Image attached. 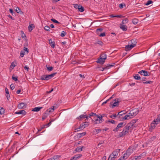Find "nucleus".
Returning a JSON list of instances; mask_svg holds the SVG:
<instances>
[{"mask_svg": "<svg viewBox=\"0 0 160 160\" xmlns=\"http://www.w3.org/2000/svg\"><path fill=\"white\" fill-rule=\"evenodd\" d=\"M129 133V131H128L127 129L125 127L123 128V130L120 132H119L118 135V138H120L125 136L127 134H128Z\"/></svg>", "mask_w": 160, "mask_h": 160, "instance_id": "1", "label": "nucleus"}, {"mask_svg": "<svg viewBox=\"0 0 160 160\" xmlns=\"http://www.w3.org/2000/svg\"><path fill=\"white\" fill-rule=\"evenodd\" d=\"M139 110L138 108H135L131 110L129 113L132 117L136 116L138 113Z\"/></svg>", "mask_w": 160, "mask_h": 160, "instance_id": "2", "label": "nucleus"}, {"mask_svg": "<svg viewBox=\"0 0 160 160\" xmlns=\"http://www.w3.org/2000/svg\"><path fill=\"white\" fill-rule=\"evenodd\" d=\"M114 101H115V102L113 103V102L110 103L112 105V108L118 106L119 105V103L121 101V100L120 99L118 98L115 99Z\"/></svg>", "mask_w": 160, "mask_h": 160, "instance_id": "3", "label": "nucleus"}, {"mask_svg": "<svg viewBox=\"0 0 160 160\" xmlns=\"http://www.w3.org/2000/svg\"><path fill=\"white\" fill-rule=\"evenodd\" d=\"M141 75L145 76H149L150 74V72L145 70H142L138 72Z\"/></svg>", "mask_w": 160, "mask_h": 160, "instance_id": "4", "label": "nucleus"}, {"mask_svg": "<svg viewBox=\"0 0 160 160\" xmlns=\"http://www.w3.org/2000/svg\"><path fill=\"white\" fill-rule=\"evenodd\" d=\"M120 151V149H117L116 150L113 151L112 152V154H110L109 156L108 160L112 156H114L117 157L118 156V153Z\"/></svg>", "mask_w": 160, "mask_h": 160, "instance_id": "5", "label": "nucleus"}, {"mask_svg": "<svg viewBox=\"0 0 160 160\" xmlns=\"http://www.w3.org/2000/svg\"><path fill=\"white\" fill-rule=\"evenodd\" d=\"M135 45H136V44H132L130 45H128L126 46L125 47V50L126 51L130 50L132 48L134 47L135 46Z\"/></svg>", "mask_w": 160, "mask_h": 160, "instance_id": "6", "label": "nucleus"}, {"mask_svg": "<svg viewBox=\"0 0 160 160\" xmlns=\"http://www.w3.org/2000/svg\"><path fill=\"white\" fill-rule=\"evenodd\" d=\"M54 110V107L52 106L51 108H49L47 109L45 112V114L48 115L51 112H53Z\"/></svg>", "mask_w": 160, "mask_h": 160, "instance_id": "7", "label": "nucleus"}, {"mask_svg": "<svg viewBox=\"0 0 160 160\" xmlns=\"http://www.w3.org/2000/svg\"><path fill=\"white\" fill-rule=\"evenodd\" d=\"M114 64L115 63H113V65H110L109 64H107V65H106L104 68H102L100 70L102 71H103L105 69H108L110 68L111 67H113Z\"/></svg>", "mask_w": 160, "mask_h": 160, "instance_id": "8", "label": "nucleus"}, {"mask_svg": "<svg viewBox=\"0 0 160 160\" xmlns=\"http://www.w3.org/2000/svg\"><path fill=\"white\" fill-rule=\"evenodd\" d=\"M26 112L24 110H21L15 112V114H22L25 115L26 114Z\"/></svg>", "mask_w": 160, "mask_h": 160, "instance_id": "9", "label": "nucleus"}, {"mask_svg": "<svg viewBox=\"0 0 160 160\" xmlns=\"http://www.w3.org/2000/svg\"><path fill=\"white\" fill-rule=\"evenodd\" d=\"M27 104L23 102H21L18 105V107L20 109L24 108L25 107V108Z\"/></svg>", "mask_w": 160, "mask_h": 160, "instance_id": "10", "label": "nucleus"}, {"mask_svg": "<svg viewBox=\"0 0 160 160\" xmlns=\"http://www.w3.org/2000/svg\"><path fill=\"white\" fill-rule=\"evenodd\" d=\"M120 28L123 31H125L127 30V26L123 24H120Z\"/></svg>", "mask_w": 160, "mask_h": 160, "instance_id": "11", "label": "nucleus"}, {"mask_svg": "<svg viewBox=\"0 0 160 160\" xmlns=\"http://www.w3.org/2000/svg\"><path fill=\"white\" fill-rule=\"evenodd\" d=\"M158 122H154L153 121L151 124V127L150 128V129H154L155 127H156L158 123Z\"/></svg>", "mask_w": 160, "mask_h": 160, "instance_id": "12", "label": "nucleus"}, {"mask_svg": "<svg viewBox=\"0 0 160 160\" xmlns=\"http://www.w3.org/2000/svg\"><path fill=\"white\" fill-rule=\"evenodd\" d=\"M129 154H128V153H125L123 157H121V158L122 159V160H125V159H126L128 157L130 156Z\"/></svg>", "mask_w": 160, "mask_h": 160, "instance_id": "13", "label": "nucleus"}, {"mask_svg": "<svg viewBox=\"0 0 160 160\" xmlns=\"http://www.w3.org/2000/svg\"><path fill=\"white\" fill-rule=\"evenodd\" d=\"M60 157V156L59 155H55L47 160H57L59 159Z\"/></svg>", "mask_w": 160, "mask_h": 160, "instance_id": "14", "label": "nucleus"}, {"mask_svg": "<svg viewBox=\"0 0 160 160\" xmlns=\"http://www.w3.org/2000/svg\"><path fill=\"white\" fill-rule=\"evenodd\" d=\"M133 126L131 124V123H128L127 125L125 127V128L127 129V130L129 131V130L131 129L132 128Z\"/></svg>", "mask_w": 160, "mask_h": 160, "instance_id": "15", "label": "nucleus"}, {"mask_svg": "<svg viewBox=\"0 0 160 160\" xmlns=\"http://www.w3.org/2000/svg\"><path fill=\"white\" fill-rule=\"evenodd\" d=\"M83 148H84V147L79 146L77 148L75 149V151L76 152H80L82 150Z\"/></svg>", "mask_w": 160, "mask_h": 160, "instance_id": "16", "label": "nucleus"}, {"mask_svg": "<svg viewBox=\"0 0 160 160\" xmlns=\"http://www.w3.org/2000/svg\"><path fill=\"white\" fill-rule=\"evenodd\" d=\"M95 45H96L97 44L99 45L100 46H102L103 44V43L101 41L97 40L94 43Z\"/></svg>", "mask_w": 160, "mask_h": 160, "instance_id": "17", "label": "nucleus"}, {"mask_svg": "<svg viewBox=\"0 0 160 160\" xmlns=\"http://www.w3.org/2000/svg\"><path fill=\"white\" fill-rule=\"evenodd\" d=\"M85 117H86V114H85V113H84L83 114L80 115L79 117H77L76 119L80 120L85 118Z\"/></svg>", "mask_w": 160, "mask_h": 160, "instance_id": "18", "label": "nucleus"}, {"mask_svg": "<svg viewBox=\"0 0 160 160\" xmlns=\"http://www.w3.org/2000/svg\"><path fill=\"white\" fill-rule=\"evenodd\" d=\"M48 42L52 47L54 48L55 47L54 42L52 41L51 39H49L48 40Z\"/></svg>", "mask_w": 160, "mask_h": 160, "instance_id": "19", "label": "nucleus"}, {"mask_svg": "<svg viewBox=\"0 0 160 160\" xmlns=\"http://www.w3.org/2000/svg\"><path fill=\"white\" fill-rule=\"evenodd\" d=\"M42 108V107H37L33 108L32 110V111L33 112H38L40 111L41 109Z\"/></svg>", "mask_w": 160, "mask_h": 160, "instance_id": "20", "label": "nucleus"}, {"mask_svg": "<svg viewBox=\"0 0 160 160\" xmlns=\"http://www.w3.org/2000/svg\"><path fill=\"white\" fill-rule=\"evenodd\" d=\"M94 121L95 122V124H99L100 123H101V122L100 121H99V119L98 118L97 116H96V117L94 118Z\"/></svg>", "mask_w": 160, "mask_h": 160, "instance_id": "21", "label": "nucleus"}, {"mask_svg": "<svg viewBox=\"0 0 160 160\" xmlns=\"http://www.w3.org/2000/svg\"><path fill=\"white\" fill-rule=\"evenodd\" d=\"M84 128L85 127L84 126L83 123H81L78 128L75 129V130L77 131H78L81 129H82Z\"/></svg>", "mask_w": 160, "mask_h": 160, "instance_id": "22", "label": "nucleus"}, {"mask_svg": "<svg viewBox=\"0 0 160 160\" xmlns=\"http://www.w3.org/2000/svg\"><path fill=\"white\" fill-rule=\"evenodd\" d=\"M110 17L111 18H114V17H116L118 18H124L125 17L124 16H122V15H114L113 14H111L110 16Z\"/></svg>", "mask_w": 160, "mask_h": 160, "instance_id": "23", "label": "nucleus"}, {"mask_svg": "<svg viewBox=\"0 0 160 160\" xmlns=\"http://www.w3.org/2000/svg\"><path fill=\"white\" fill-rule=\"evenodd\" d=\"M34 28V25L33 24H31L29 25L28 27V28L29 32H31L33 28Z\"/></svg>", "mask_w": 160, "mask_h": 160, "instance_id": "24", "label": "nucleus"}, {"mask_svg": "<svg viewBox=\"0 0 160 160\" xmlns=\"http://www.w3.org/2000/svg\"><path fill=\"white\" fill-rule=\"evenodd\" d=\"M105 60H103L102 58H100L97 61V62L98 63H100L101 64H103L105 62Z\"/></svg>", "mask_w": 160, "mask_h": 160, "instance_id": "25", "label": "nucleus"}, {"mask_svg": "<svg viewBox=\"0 0 160 160\" xmlns=\"http://www.w3.org/2000/svg\"><path fill=\"white\" fill-rule=\"evenodd\" d=\"M133 152V150L132 148H129L127 150L126 152L127 153H128V154L130 155Z\"/></svg>", "mask_w": 160, "mask_h": 160, "instance_id": "26", "label": "nucleus"}, {"mask_svg": "<svg viewBox=\"0 0 160 160\" xmlns=\"http://www.w3.org/2000/svg\"><path fill=\"white\" fill-rule=\"evenodd\" d=\"M132 22L133 24L136 25L138 23V19L136 18H134L132 19Z\"/></svg>", "mask_w": 160, "mask_h": 160, "instance_id": "27", "label": "nucleus"}, {"mask_svg": "<svg viewBox=\"0 0 160 160\" xmlns=\"http://www.w3.org/2000/svg\"><path fill=\"white\" fill-rule=\"evenodd\" d=\"M134 78L135 79L137 80H140L141 79V77L138 74H136L134 76Z\"/></svg>", "mask_w": 160, "mask_h": 160, "instance_id": "28", "label": "nucleus"}, {"mask_svg": "<svg viewBox=\"0 0 160 160\" xmlns=\"http://www.w3.org/2000/svg\"><path fill=\"white\" fill-rule=\"evenodd\" d=\"M125 124L124 122H121L118 123L117 126H118V127H119L120 128L122 127L123 126L125 125Z\"/></svg>", "mask_w": 160, "mask_h": 160, "instance_id": "29", "label": "nucleus"}, {"mask_svg": "<svg viewBox=\"0 0 160 160\" xmlns=\"http://www.w3.org/2000/svg\"><path fill=\"white\" fill-rule=\"evenodd\" d=\"M46 67L47 68V70L49 72L52 71L53 68V67H49L48 65H46Z\"/></svg>", "mask_w": 160, "mask_h": 160, "instance_id": "30", "label": "nucleus"}, {"mask_svg": "<svg viewBox=\"0 0 160 160\" xmlns=\"http://www.w3.org/2000/svg\"><path fill=\"white\" fill-rule=\"evenodd\" d=\"M97 117H98L99 119V121H100L101 122H102L103 120L102 119L103 117L102 116V115L100 114L98 115H97Z\"/></svg>", "mask_w": 160, "mask_h": 160, "instance_id": "31", "label": "nucleus"}, {"mask_svg": "<svg viewBox=\"0 0 160 160\" xmlns=\"http://www.w3.org/2000/svg\"><path fill=\"white\" fill-rule=\"evenodd\" d=\"M128 19L127 18H125L124 19H123L122 23V24H124L128 23Z\"/></svg>", "mask_w": 160, "mask_h": 160, "instance_id": "32", "label": "nucleus"}, {"mask_svg": "<svg viewBox=\"0 0 160 160\" xmlns=\"http://www.w3.org/2000/svg\"><path fill=\"white\" fill-rule=\"evenodd\" d=\"M100 58H102L103 60H105L107 58V56L106 54L102 53L101 55Z\"/></svg>", "mask_w": 160, "mask_h": 160, "instance_id": "33", "label": "nucleus"}, {"mask_svg": "<svg viewBox=\"0 0 160 160\" xmlns=\"http://www.w3.org/2000/svg\"><path fill=\"white\" fill-rule=\"evenodd\" d=\"M82 155L81 154L76 155H74L73 157L75 160L77 159L78 158H79L81 157Z\"/></svg>", "mask_w": 160, "mask_h": 160, "instance_id": "34", "label": "nucleus"}, {"mask_svg": "<svg viewBox=\"0 0 160 160\" xmlns=\"http://www.w3.org/2000/svg\"><path fill=\"white\" fill-rule=\"evenodd\" d=\"M102 28H98L96 30V32L97 34L98 35L101 33V32L102 31Z\"/></svg>", "mask_w": 160, "mask_h": 160, "instance_id": "35", "label": "nucleus"}, {"mask_svg": "<svg viewBox=\"0 0 160 160\" xmlns=\"http://www.w3.org/2000/svg\"><path fill=\"white\" fill-rule=\"evenodd\" d=\"M26 54V52H25L24 51L22 50L21 52L20 56L21 57H23L24 56V55Z\"/></svg>", "mask_w": 160, "mask_h": 160, "instance_id": "36", "label": "nucleus"}, {"mask_svg": "<svg viewBox=\"0 0 160 160\" xmlns=\"http://www.w3.org/2000/svg\"><path fill=\"white\" fill-rule=\"evenodd\" d=\"M153 2L152 0H148L147 2L145 4V5L146 6H148L150 4L153 3Z\"/></svg>", "mask_w": 160, "mask_h": 160, "instance_id": "37", "label": "nucleus"}, {"mask_svg": "<svg viewBox=\"0 0 160 160\" xmlns=\"http://www.w3.org/2000/svg\"><path fill=\"white\" fill-rule=\"evenodd\" d=\"M78 10L79 12H83L84 11V8L83 7L80 5V7L78 8Z\"/></svg>", "mask_w": 160, "mask_h": 160, "instance_id": "38", "label": "nucleus"}, {"mask_svg": "<svg viewBox=\"0 0 160 160\" xmlns=\"http://www.w3.org/2000/svg\"><path fill=\"white\" fill-rule=\"evenodd\" d=\"M117 116H118L117 114H113V115H111L109 116V117L112 118L113 119H114L115 118H116Z\"/></svg>", "mask_w": 160, "mask_h": 160, "instance_id": "39", "label": "nucleus"}, {"mask_svg": "<svg viewBox=\"0 0 160 160\" xmlns=\"http://www.w3.org/2000/svg\"><path fill=\"white\" fill-rule=\"evenodd\" d=\"M160 121V114L158 117L157 118L154 119L153 121L154 122H159Z\"/></svg>", "mask_w": 160, "mask_h": 160, "instance_id": "40", "label": "nucleus"}, {"mask_svg": "<svg viewBox=\"0 0 160 160\" xmlns=\"http://www.w3.org/2000/svg\"><path fill=\"white\" fill-rule=\"evenodd\" d=\"M152 81H147L146 82H143V83L144 84H152Z\"/></svg>", "mask_w": 160, "mask_h": 160, "instance_id": "41", "label": "nucleus"}, {"mask_svg": "<svg viewBox=\"0 0 160 160\" xmlns=\"http://www.w3.org/2000/svg\"><path fill=\"white\" fill-rule=\"evenodd\" d=\"M66 34V32L63 31L62 32V33H61L60 34V36L61 37H64L65 36Z\"/></svg>", "mask_w": 160, "mask_h": 160, "instance_id": "42", "label": "nucleus"}, {"mask_svg": "<svg viewBox=\"0 0 160 160\" xmlns=\"http://www.w3.org/2000/svg\"><path fill=\"white\" fill-rule=\"evenodd\" d=\"M41 80H46V75H42L40 78Z\"/></svg>", "mask_w": 160, "mask_h": 160, "instance_id": "43", "label": "nucleus"}, {"mask_svg": "<svg viewBox=\"0 0 160 160\" xmlns=\"http://www.w3.org/2000/svg\"><path fill=\"white\" fill-rule=\"evenodd\" d=\"M137 121V120H133L129 123H131V124L133 126L134 124Z\"/></svg>", "mask_w": 160, "mask_h": 160, "instance_id": "44", "label": "nucleus"}, {"mask_svg": "<svg viewBox=\"0 0 160 160\" xmlns=\"http://www.w3.org/2000/svg\"><path fill=\"white\" fill-rule=\"evenodd\" d=\"M51 21H52L54 23H58V24L60 23V22H58V21H57V20H56V19H55L54 18H52L51 19Z\"/></svg>", "mask_w": 160, "mask_h": 160, "instance_id": "45", "label": "nucleus"}, {"mask_svg": "<svg viewBox=\"0 0 160 160\" xmlns=\"http://www.w3.org/2000/svg\"><path fill=\"white\" fill-rule=\"evenodd\" d=\"M44 29L45 30L48 31H49L50 29V27L48 26H45L44 28Z\"/></svg>", "mask_w": 160, "mask_h": 160, "instance_id": "46", "label": "nucleus"}, {"mask_svg": "<svg viewBox=\"0 0 160 160\" xmlns=\"http://www.w3.org/2000/svg\"><path fill=\"white\" fill-rule=\"evenodd\" d=\"M48 115H47V114H45V112L43 115L42 117V120H44L48 116Z\"/></svg>", "mask_w": 160, "mask_h": 160, "instance_id": "47", "label": "nucleus"}, {"mask_svg": "<svg viewBox=\"0 0 160 160\" xmlns=\"http://www.w3.org/2000/svg\"><path fill=\"white\" fill-rule=\"evenodd\" d=\"M99 37H103L105 36V32L100 33V34L98 35Z\"/></svg>", "mask_w": 160, "mask_h": 160, "instance_id": "48", "label": "nucleus"}, {"mask_svg": "<svg viewBox=\"0 0 160 160\" xmlns=\"http://www.w3.org/2000/svg\"><path fill=\"white\" fill-rule=\"evenodd\" d=\"M57 73V72H54V73H52V74L49 75L50 78H51L53 77L54 76V75L55 74H56Z\"/></svg>", "mask_w": 160, "mask_h": 160, "instance_id": "49", "label": "nucleus"}, {"mask_svg": "<svg viewBox=\"0 0 160 160\" xmlns=\"http://www.w3.org/2000/svg\"><path fill=\"white\" fill-rule=\"evenodd\" d=\"M51 124V122H49L48 123L44 125V127H42L41 129H42L43 128L45 127H48Z\"/></svg>", "mask_w": 160, "mask_h": 160, "instance_id": "50", "label": "nucleus"}, {"mask_svg": "<svg viewBox=\"0 0 160 160\" xmlns=\"http://www.w3.org/2000/svg\"><path fill=\"white\" fill-rule=\"evenodd\" d=\"M4 112V109L2 108L0 109V113L1 114H3Z\"/></svg>", "mask_w": 160, "mask_h": 160, "instance_id": "51", "label": "nucleus"}, {"mask_svg": "<svg viewBox=\"0 0 160 160\" xmlns=\"http://www.w3.org/2000/svg\"><path fill=\"white\" fill-rule=\"evenodd\" d=\"M89 124L88 123V122H84V123L83 124L85 128V127H87L89 125Z\"/></svg>", "mask_w": 160, "mask_h": 160, "instance_id": "52", "label": "nucleus"}, {"mask_svg": "<svg viewBox=\"0 0 160 160\" xmlns=\"http://www.w3.org/2000/svg\"><path fill=\"white\" fill-rule=\"evenodd\" d=\"M123 114H124V113L123 112V111H122L120 112H119L117 114L118 116H122Z\"/></svg>", "mask_w": 160, "mask_h": 160, "instance_id": "53", "label": "nucleus"}, {"mask_svg": "<svg viewBox=\"0 0 160 160\" xmlns=\"http://www.w3.org/2000/svg\"><path fill=\"white\" fill-rule=\"evenodd\" d=\"M119 128L118 127V126H117L116 128L113 129V131L114 132H118L119 131Z\"/></svg>", "mask_w": 160, "mask_h": 160, "instance_id": "54", "label": "nucleus"}, {"mask_svg": "<svg viewBox=\"0 0 160 160\" xmlns=\"http://www.w3.org/2000/svg\"><path fill=\"white\" fill-rule=\"evenodd\" d=\"M18 77H14V75H13L12 77V79L15 81H18V79H17Z\"/></svg>", "mask_w": 160, "mask_h": 160, "instance_id": "55", "label": "nucleus"}, {"mask_svg": "<svg viewBox=\"0 0 160 160\" xmlns=\"http://www.w3.org/2000/svg\"><path fill=\"white\" fill-rule=\"evenodd\" d=\"M15 11L18 13H19L20 12H21V11L20 10V8L18 7L16 9Z\"/></svg>", "mask_w": 160, "mask_h": 160, "instance_id": "56", "label": "nucleus"}, {"mask_svg": "<svg viewBox=\"0 0 160 160\" xmlns=\"http://www.w3.org/2000/svg\"><path fill=\"white\" fill-rule=\"evenodd\" d=\"M97 116V115H96L95 113L93 112H91L89 114V117L90 118L91 116Z\"/></svg>", "mask_w": 160, "mask_h": 160, "instance_id": "57", "label": "nucleus"}, {"mask_svg": "<svg viewBox=\"0 0 160 160\" xmlns=\"http://www.w3.org/2000/svg\"><path fill=\"white\" fill-rule=\"evenodd\" d=\"M5 92L7 94H8V97H10V95L8 91V90L7 88H5Z\"/></svg>", "mask_w": 160, "mask_h": 160, "instance_id": "58", "label": "nucleus"}, {"mask_svg": "<svg viewBox=\"0 0 160 160\" xmlns=\"http://www.w3.org/2000/svg\"><path fill=\"white\" fill-rule=\"evenodd\" d=\"M123 6H126L125 4H124L123 5V4L122 3H121V4H119V7L120 8H122Z\"/></svg>", "mask_w": 160, "mask_h": 160, "instance_id": "59", "label": "nucleus"}, {"mask_svg": "<svg viewBox=\"0 0 160 160\" xmlns=\"http://www.w3.org/2000/svg\"><path fill=\"white\" fill-rule=\"evenodd\" d=\"M15 87L14 85L13 84H11L10 85V88L12 90H13L15 88Z\"/></svg>", "mask_w": 160, "mask_h": 160, "instance_id": "60", "label": "nucleus"}, {"mask_svg": "<svg viewBox=\"0 0 160 160\" xmlns=\"http://www.w3.org/2000/svg\"><path fill=\"white\" fill-rule=\"evenodd\" d=\"M80 5H78V4H76L74 5V7L76 9H78V8L80 7Z\"/></svg>", "mask_w": 160, "mask_h": 160, "instance_id": "61", "label": "nucleus"}, {"mask_svg": "<svg viewBox=\"0 0 160 160\" xmlns=\"http://www.w3.org/2000/svg\"><path fill=\"white\" fill-rule=\"evenodd\" d=\"M108 122H110L112 124H115V121L114 120H109Z\"/></svg>", "mask_w": 160, "mask_h": 160, "instance_id": "62", "label": "nucleus"}, {"mask_svg": "<svg viewBox=\"0 0 160 160\" xmlns=\"http://www.w3.org/2000/svg\"><path fill=\"white\" fill-rule=\"evenodd\" d=\"M46 80L50 79V78L49 75H46Z\"/></svg>", "mask_w": 160, "mask_h": 160, "instance_id": "63", "label": "nucleus"}, {"mask_svg": "<svg viewBox=\"0 0 160 160\" xmlns=\"http://www.w3.org/2000/svg\"><path fill=\"white\" fill-rule=\"evenodd\" d=\"M116 158V157L114 156H112L111 157L110 160H114Z\"/></svg>", "mask_w": 160, "mask_h": 160, "instance_id": "64", "label": "nucleus"}]
</instances>
